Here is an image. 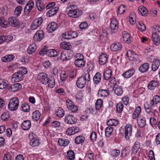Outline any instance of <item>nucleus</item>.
Masks as SVG:
<instances>
[{"instance_id":"f257e3e1","label":"nucleus","mask_w":160,"mask_h":160,"mask_svg":"<svg viewBox=\"0 0 160 160\" xmlns=\"http://www.w3.org/2000/svg\"><path fill=\"white\" fill-rule=\"evenodd\" d=\"M132 125L130 124H127L124 128L122 127L121 128L119 132L122 136H124L125 140L129 141L132 134Z\"/></svg>"},{"instance_id":"f03ea898","label":"nucleus","mask_w":160,"mask_h":160,"mask_svg":"<svg viewBox=\"0 0 160 160\" xmlns=\"http://www.w3.org/2000/svg\"><path fill=\"white\" fill-rule=\"evenodd\" d=\"M75 7H76V6L72 5L68 8L69 11L67 14L69 17L77 18L82 15V11L76 9L75 8Z\"/></svg>"},{"instance_id":"7ed1b4c3","label":"nucleus","mask_w":160,"mask_h":160,"mask_svg":"<svg viewBox=\"0 0 160 160\" xmlns=\"http://www.w3.org/2000/svg\"><path fill=\"white\" fill-rule=\"evenodd\" d=\"M19 100L16 97L11 98L10 99L8 107L9 110L11 111L16 110L18 107Z\"/></svg>"},{"instance_id":"20e7f679","label":"nucleus","mask_w":160,"mask_h":160,"mask_svg":"<svg viewBox=\"0 0 160 160\" xmlns=\"http://www.w3.org/2000/svg\"><path fill=\"white\" fill-rule=\"evenodd\" d=\"M29 137L30 140V144L31 146L36 147L40 144L39 140L35 134L33 133H30Z\"/></svg>"},{"instance_id":"39448f33","label":"nucleus","mask_w":160,"mask_h":160,"mask_svg":"<svg viewBox=\"0 0 160 160\" xmlns=\"http://www.w3.org/2000/svg\"><path fill=\"white\" fill-rule=\"evenodd\" d=\"M110 20V29L111 32L112 33H116L119 28L118 21L115 18H112Z\"/></svg>"},{"instance_id":"423d86ee","label":"nucleus","mask_w":160,"mask_h":160,"mask_svg":"<svg viewBox=\"0 0 160 160\" xmlns=\"http://www.w3.org/2000/svg\"><path fill=\"white\" fill-rule=\"evenodd\" d=\"M64 120L66 123L71 125L76 123L77 122L76 118L73 115L70 114L65 116Z\"/></svg>"},{"instance_id":"0eeeda50","label":"nucleus","mask_w":160,"mask_h":160,"mask_svg":"<svg viewBox=\"0 0 160 160\" xmlns=\"http://www.w3.org/2000/svg\"><path fill=\"white\" fill-rule=\"evenodd\" d=\"M66 105L68 109L72 112H76L78 110L77 106L74 105L70 99H68L66 100Z\"/></svg>"},{"instance_id":"6e6552de","label":"nucleus","mask_w":160,"mask_h":160,"mask_svg":"<svg viewBox=\"0 0 160 160\" xmlns=\"http://www.w3.org/2000/svg\"><path fill=\"white\" fill-rule=\"evenodd\" d=\"M144 108L146 112L148 113L151 114L152 116H155L158 113V112L155 109H152L154 107H151L149 105V103L147 102L144 105Z\"/></svg>"},{"instance_id":"1a4fd4ad","label":"nucleus","mask_w":160,"mask_h":160,"mask_svg":"<svg viewBox=\"0 0 160 160\" xmlns=\"http://www.w3.org/2000/svg\"><path fill=\"white\" fill-rule=\"evenodd\" d=\"M48 77V75L44 72H41L38 74L37 76L38 80L42 84L44 85L47 84Z\"/></svg>"},{"instance_id":"9d476101","label":"nucleus","mask_w":160,"mask_h":160,"mask_svg":"<svg viewBox=\"0 0 160 160\" xmlns=\"http://www.w3.org/2000/svg\"><path fill=\"white\" fill-rule=\"evenodd\" d=\"M43 21V19L41 17L35 19L31 25V29L33 30L36 29L42 24Z\"/></svg>"},{"instance_id":"9b49d317","label":"nucleus","mask_w":160,"mask_h":160,"mask_svg":"<svg viewBox=\"0 0 160 160\" xmlns=\"http://www.w3.org/2000/svg\"><path fill=\"white\" fill-rule=\"evenodd\" d=\"M78 35V34L76 32L70 31L68 32L63 34L62 37L63 38L67 39H70L76 37Z\"/></svg>"},{"instance_id":"f8f14e48","label":"nucleus","mask_w":160,"mask_h":160,"mask_svg":"<svg viewBox=\"0 0 160 160\" xmlns=\"http://www.w3.org/2000/svg\"><path fill=\"white\" fill-rule=\"evenodd\" d=\"M8 23L10 26L16 27L20 25L19 21L15 17H11L9 18L8 20Z\"/></svg>"},{"instance_id":"ddd939ff","label":"nucleus","mask_w":160,"mask_h":160,"mask_svg":"<svg viewBox=\"0 0 160 160\" xmlns=\"http://www.w3.org/2000/svg\"><path fill=\"white\" fill-rule=\"evenodd\" d=\"M23 75L20 71L15 72L12 77V80L15 82H18L22 80Z\"/></svg>"},{"instance_id":"4468645a","label":"nucleus","mask_w":160,"mask_h":160,"mask_svg":"<svg viewBox=\"0 0 160 160\" xmlns=\"http://www.w3.org/2000/svg\"><path fill=\"white\" fill-rule=\"evenodd\" d=\"M44 32L42 30H38L37 31L34 36L33 39L35 42L41 41L44 36Z\"/></svg>"},{"instance_id":"2eb2a0df","label":"nucleus","mask_w":160,"mask_h":160,"mask_svg":"<svg viewBox=\"0 0 160 160\" xmlns=\"http://www.w3.org/2000/svg\"><path fill=\"white\" fill-rule=\"evenodd\" d=\"M160 102V96L156 95L154 96L152 99L150 100L149 105L151 107H154Z\"/></svg>"},{"instance_id":"dca6fc26","label":"nucleus","mask_w":160,"mask_h":160,"mask_svg":"<svg viewBox=\"0 0 160 160\" xmlns=\"http://www.w3.org/2000/svg\"><path fill=\"white\" fill-rule=\"evenodd\" d=\"M87 83L88 82L81 76L77 80L76 83L78 88H82L85 86Z\"/></svg>"},{"instance_id":"f3484780","label":"nucleus","mask_w":160,"mask_h":160,"mask_svg":"<svg viewBox=\"0 0 160 160\" xmlns=\"http://www.w3.org/2000/svg\"><path fill=\"white\" fill-rule=\"evenodd\" d=\"M135 73V71L133 68H131L122 74V76L124 78H128L131 77Z\"/></svg>"},{"instance_id":"a211bd4d","label":"nucleus","mask_w":160,"mask_h":160,"mask_svg":"<svg viewBox=\"0 0 160 160\" xmlns=\"http://www.w3.org/2000/svg\"><path fill=\"white\" fill-rule=\"evenodd\" d=\"M34 6V2L32 1H29L24 8V12L25 14H29L31 10L33 8Z\"/></svg>"},{"instance_id":"6ab92c4d","label":"nucleus","mask_w":160,"mask_h":160,"mask_svg":"<svg viewBox=\"0 0 160 160\" xmlns=\"http://www.w3.org/2000/svg\"><path fill=\"white\" fill-rule=\"evenodd\" d=\"M122 37L124 42L127 43H131L132 38L129 33L126 31L122 32Z\"/></svg>"},{"instance_id":"aec40b11","label":"nucleus","mask_w":160,"mask_h":160,"mask_svg":"<svg viewBox=\"0 0 160 160\" xmlns=\"http://www.w3.org/2000/svg\"><path fill=\"white\" fill-rule=\"evenodd\" d=\"M71 56L68 51L64 50L61 53L60 58L62 61H67L70 59Z\"/></svg>"},{"instance_id":"412c9836","label":"nucleus","mask_w":160,"mask_h":160,"mask_svg":"<svg viewBox=\"0 0 160 160\" xmlns=\"http://www.w3.org/2000/svg\"><path fill=\"white\" fill-rule=\"evenodd\" d=\"M122 45L119 42H116L112 44L110 48L111 50L113 52H116L121 50Z\"/></svg>"},{"instance_id":"4be33fe9","label":"nucleus","mask_w":160,"mask_h":160,"mask_svg":"<svg viewBox=\"0 0 160 160\" xmlns=\"http://www.w3.org/2000/svg\"><path fill=\"white\" fill-rule=\"evenodd\" d=\"M84 72V74L81 77L88 82L91 80L90 73L91 72V70L88 67H87L86 70L85 69Z\"/></svg>"},{"instance_id":"5701e85b","label":"nucleus","mask_w":160,"mask_h":160,"mask_svg":"<svg viewBox=\"0 0 160 160\" xmlns=\"http://www.w3.org/2000/svg\"><path fill=\"white\" fill-rule=\"evenodd\" d=\"M160 65V60L155 59L152 62L151 67L152 71L153 72L156 71L159 68Z\"/></svg>"},{"instance_id":"b1692460","label":"nucleus","mask_w":160,"mask_h":160,"mask_svg":"<svg viewBox=\"0 0 160 160\" xmlns=\"http://www.w3.org/2000/svg\"><path fill=\"white\" fill-rule=\"evenodd\" d=\"M159 84V83L158 81L152 80L148 83V89L153 90L158 86Z\"/></svg>"},{"instance_id":"393cba45","label":"nucleus","mask_w":160,"mask_h":160,"mask_svg":"<svg viewBox=\"0 0 160 160\" xmlns=\"http://www.w3.org/2000/svg\"><path fill=\"white\" fill-rule=\"evenodd\" d=\"M97 94L99 97L101 98L106 97L109 95V92L107 89H99Z\"/></svg>"},{"instance_id":"a878e982","label":"nucleus","mask_w":160,"mask_h":160,"mask_svg":"<svg viewBox=\"0 0 160 160\" xmlns=\"http://www.w3.org/2000/svg\"><path fill=\"white\" fill-rule=\"evenodd\" d=\"M112 88L115 93L116 95L121 96L122 95L123 91L121 86L117 85Z\"/></svg>"},{"instance_id":"bb28decb","label":"nucleus","mask_w":160,"mask_h":160,"mask_svg":"<svg viewBox=\"0 0 160 160\" xmlns=\"http://www.w3.org/2000/svg\"><path fill=\"white\" fill-rule=\"evenodd\" d=\"M58 28L57 24L55 22H52L48 24L47 29L49 32H52L55 31Z\"/></svg>"},{"instance_id":"cd10ccee","label":"nucleus","mask_w":160,"mask_h":160,"mask_svg":"<svg viewBox=\"0 0 160 160\" xmlns=\"http://www.w3.org/2000/svg\"><path fill=\"white\" fill-rule=\"evenodd\" d=\"M152 40L154 44L158 45L160 43V38L158 34L156 32H153L152 34Z\"/></svg>"},{"instance_id":"c85d7f7f","label":"nucleus","mask_w":160,"mask_h":160,"mask_svg":"<svg viewBox=\"0 0 160 160\" xmlns=\"http://www.w3.org/2000/svg\"><path fill=\"white\" fill-rule=\"evenodd\" d=\"M108 56L106 54L102 53L101 54L99 58V63L102 65L106 64L108 61Z\"/></svg>"},{"instance_id":"c756f323","label":"nucleus","mask_w":160,"mask_h":160,"mask_svg":"<svg viewBox=\"0 0 160 160\" xmlns=\"http://www.w3.org/2000/svg\"><path fill=\"white\" fill-rule=\"evenodd\" d=\"M131 151L130 148L129 147H126L123 148L121 151V155L122 158L128 156L130 154Z\"/></svg>"},{"instance_id":"7c9ffc66","label":"nucleus","mask_w":160,"mask_h":160,"mask_svg":"<svg viewBox=\"0 0 160 160\" xmlns=\"http://www.w3.org/2000/svg\"><path fill=\"white\" fill-rule=\"evenodd\" d=\"M149 68V64L148 63L146 62L141 65L138 68L139 71L142 73H144L147 72Z\"/></svg>"},{"instance_id":"2f4dec72","label":"nucleus","mask_w":160,"mask_h":160,"mask_svg":"<svg viewBox=\"0 0 160 160\" xmlns=\"http://www.w3.org/2000/svg\"><path fill=\"white\" fill-rule=\"evenodd\" d=\"M108 33L105 30H102L100 32L99 37L100 39L102 42L106 41L107 38Z\"/></svg>"},{"instance_id":"473e14b6","label":"nucleus","mask_w":160,"mask_h":160,"mask_svg":"<svg viewBox=\"0 0 160 160\" xmlns=\"http://www.w3.org/2000/svg\"><path fill=\"white\" fill-rule=\"evenodd\" d=\"M137 122L138 126L140 128H143L146 124V120L144 117L142 118H139L137 119Z\"/></svg>"},{"instance_id":"72a5a7b5","label":"nucleus","mask_w":160,"mask_h":160,"mask_svg":"<svg viewBox=\"0 0 160 160\" xmlns=\"http://www.w3.org/2000/svg\"><path fill=\"white\" fill-rule=\"evenodd\" d=\"M101 77L100 73L99 72H97L93 78L94 83L96 84H99L101 81Z\"/></svg>"},{"instance_id":"f704fd0d","label":"nucleus","mask_w":160,"mask_h":160,"mask_svg":"<svg viewBox=\"0 0 160 160\" xmlns=\"http://www.w3.org/2000/svg\"><path fill=\"white\" fill-rule=\"evenodd\" d=\"M36 5L38 9L40 11L45 9L46 7L45 5L40 0H37L36 1Z\"/></svg>"},{"instance_id":"c9c22d12","label":"nucleus","mask_w":160,"mask_h":160,"mask_svg":"<svg viewBox=\"0 0 160 160\" xmlns=\"http://www.w3.org/2000/svg\"><path fill=\"white\" fill-rule=\"evenodd\" d=\"M31 127V122L30 121L27 120L24 121L22 123L21 127L24 130H28Z\"/></svg>"},{"instance_id":"e433bc0d","label":"nucleus","mask_w":160,"mask_h":160,"mask_svg":"<svg viewBox=\"0 0 160 160\" xmlns=\"http://www.w3.org/2000/svg\"><path fill=\"white\" fill-rule=\"evenodd\" d=\"M21 84L19 83H16L12 85L10 87V89L12 92H16L20 89L22 88Z\"/></svg>"},{"instance_id":"4c0bfd02","label":"nucleus","mask_w":160,"mask_h":160,"mask_svg":"<svg viewBox=\"0 0 160 160\" xmlns=\"http://www.w3.org/2000/svg\"><path fill=\"white\" fill-rule=\"evenodd\" d=\"M58 10V8L55 7L49 10L47 13V15L49 17H52L55 15Z\"/></svg>"},{"instance_id":"58836bf2","label":"nucleus","mask_w":160,"mask_h":160,"mask_svg":"<svg viewBox=\"0 0 160 160\" xmlns=\"http://www.w3.org/2000/svg\"><path fill=\"white\" fill-rule=\"evenodd\" d=\"M15 56L14 55H8L2 57L1 58V61L2 62H8L13 60Z\"/></svg>"},{"instance_id":"ea45409f","label":"nucleus","mask_w":160,"mask_h":160,"mask_svg":"<svg viewBox=\"0 0 160 160\" xmlns=\"http://www.w3.org/2000/svg\"><path fill=\"white\" fill-rule=\"evenodd\" d=\"M135 53L131 50L128 51L127 52V56L131 61L135 60L138 58V56H134Z\"/></svg>"},{"instance_id":"a19ab883","label":"nucleus","mask_w":160,"mask_h":160,"mask_svg":"<svg viewBox=\"0 0 160 160\" xmlns=\"http://www.w3.org/2000/svg\"><path fill=\"white\" fill-rule=\"evenodd\" d=\"M113 131L112 127L109 126L107 127L105 129V136L107 138H109L112 135Z\"/></svg>"},{"instance_id":"79ce46f5","label":"nucleus","mask_w":160,"mask_h":160,"mask_svg":"<svg viewBox=\"0 0 160 160\" xmlns=\"http://www.w3.org/2000/svg\"><path fill=\"white\" fill-rule=\"evenodd\" d=\"M119 123V121L117 119H110L107 122V125L109 126H117Z\"/></svg>"},{"instance_id":"37998d69","label":"nucleus","mask_w":160,"mask_h":160,"mask_svg":"<svg viewBox=\"0 0 160 160\" xmlns=\"http://www.w3.org/2000/svg\"><path fill=\"white\" fill-rule=\"evenodd\" d=\"M41 113L38 110H36L32 113V118L34 121H38L40 118Z\"/></svg>"},{"instance_id":"c03bdc74","label":"nucleus","mask_w":160,"mask_h":160,"mask_svg":"<svg viewBox=\"0 0 160 160\" xmlns=\"http://www.w3.org/2000/svg\"><path fill=\"white\" fill-rule=\"evenodd\" d=\"M138 12L140 14H141L142 16H145L147 15L148 11L145 7L142 6L138 8Z\"/></svg>"},{"instance_id":"a18cd8bd","label":"nucleus","mask_w":160,"mask_h":160,"mask_svg":"<svg viewBox=\"0 0 160 160\" xmlns=\"http://www.w3.org/2000/svg\"><path fill=\"white\" fill-rule=\"evenodd\" d=\"M112 75V71L110 69H108L104 73L103 77L104 79L106 80H109L112 77L111 76Z\"/></svg>"},{"instance_id":"49530a36","label":"nucleus","mask_w":160,"mask_h":160,"mask_svg":"<svg viewBox=\"0 0 160 160\" xmlns=\"http://www.w3.org/2000/svg\"><path fill=\"white\" fill-rule=\"evenodd\" d=\"M140 146V143L136 141L134 143V145L132 147V153L136 154L139 149Z\"/></svg>"},{"instance_id":"de8ad7c7","label":"nucleus","mask_w":160,"mask_h":160,"mask_svg":"<svg viewBox=\"0 0 160 160\" xmlns=\"http://www.w3.org/2000/svg\"><path fill=\"white\" fill-rule=\"evenodd\" d=\"M85 61L84 60H79L76 59L75 61V64L78 67H83L85 66Z\"/></svg>"},{"instance_id":"09e8293b","label":"nucleus","mask_w":160,"mask_h":160,"mask_svg":"<svg viewBox=\"0 0 160 160\" xmlns=\"http://www.w3.org/2000/svg\"><path fill=\"white\" fill-rule=\"evenodd\" d=\"M47 82V84L49 87L52 88L55 87V80L54 78L52 77L49 78H48Z\"/></svg>"},{"instance_id":"8fccbe9b","label":"nucleus","mask_w":160,"mask_h":160,"mask_svg":"<svg viewBox=\"0 0 160 160\" xmlns=\"http://www.w3.org/2000/svg\"><path fill=\"white\" fill-rule=\"evenodd\" d=\"M61 48L66 50H69L71 48V45L70 43L66 42H63L60 44Z\"/></svg>"},{"instance_id":"3c124183","label":"nucleus","mask_w":160,"mask_h":160,"mask_svg":"<svg viewBox=\"0 0 160 160\" xmlns=\"http://www.w3.org/2000/svg\"><path fill=\"white\" fill-rule=\"evenodd\" d=\"M57 53L55 50L53 49H47V55L51 57H54L57 55Z\"/></svg>"},{"instance_id":"603ef678","label":"nucleus","mask_w":160,"mask_h":160,"mask_svg":"<svg viewBox=\"0 0 160 160\" xmlns=\"http://www.w3.org/2000/svg\"><path fill=\"white\" fill-rule=\"evenodd\" d=\"M103 101L101 99H98L95 103V108L97 110H99L103 105Z\"/></svg>"},{"instance_id":"864d4df0","label":"nucleus","mask_w":160,"mask_h":160,"mask_svg":"<svg viewBox=\"0 0 160 160\" xmlns=\"http://www.w3.org/2000/svg\"><path fill=\"white\" fill-rule=\"evenodd\" d=\"M58 143L61 146L65 147L67 146L70 142L68 140H65V139L60 138L58 140Z\"/></svg>"},{"instance_id":"5fc2aeb1","label":"nucleus","mask_w":160,"mask_h":160,"mask_svg":"<svg viewBox=\"0 0 160 160\" xmlns=\"http://www.w3.org/2000/svg\"><path fill=\"white\" fill-rule=\"evenodd\" d=\"M85 139V137L83 136H78L75 138V142L77 144H80L84 142Z\"/></svg>"},{"instance_id":"6e6d98bb","label":"nucleus","mask_w":160,"mask_h":160,"mask_svg":"<svg viewBox=\"0 0 160 160\" xmlns=\"http://www.w3.org/2000/svg\"><path fill=\"white\" fill-rule=\"evenodd\" d=\"M36 47L34 45H30L27 49V52L29 54H32L36 51Z\"/></svg>"},{"instance_id":"4d7b16f0","label":"nucleus","mask_w":160,"mask_h":160,"mask_svg":"<svg viewBox=\"0 0 160 160\" xmlns=\"http://www.w3.org/2000/svg\"><path fill=\"white\" fill-rule=\"evenodd\" d=\"M21 110L23 111L26 112L29 111L30 107L29 105L27 103H22L21 105Z\"/></svg>"},{"instance_id":"13d9d810","label":"nucleus","mask_w":160,"mask_h":160,"mask_svg":"<svg viewBox=\"0 0 160 160\" xmlns=\"http://www.w3.org/2000/svg\"><path fill=\"white\" fill-rule=\"evenodd\" d=\"M124 105L123 103L121 102H119L117 103L116 105V111L118 113L122 112L123 110Z\"/></svg>"},{"instance_id":"bf43d9fd","label":"nucleus","mask_w":160,"mask_h":160,"mask_svg":"<svg viewBox=\"0 0 160 160\" xmlns=\"http://www.w3.org/2000/svg\"><path fill=\"white\" fill-rule=\"evenodd\" d=\"M56 113L57 115L59 118L62 117L65 114L64 111L60 108H58L56 110Z\"/></svg>"},{"instance_id":"052dcab7","label":"nucleus","mask_w":160,"mask_h":160,"mask_svg":"<svg viewBox=\"0 0 160 160\" xmlns=\"http://www.w3.org/2000/svg\"><path fill=\"white\" fill-rule=\"evenodd\" d=\"M22 10V7L21 6L17 7L14 11V15L16 17H18L21 13Z\"/></svg>"},{"instance_id":"680f3d73","label":"nucleus","mask_w":160,"mask_h":160,"mask_svg":"<svg viewBox=\"0 0 160 160\" xmlns=\"http://www.w3.org/2000/svg\"><path fill=\"white\" fill-rule=\"evenodd\" d=\"M67 154L68 159L69 160H74L75 155L74 152L72 150H69L67 152Z\"/></svg>"},{"instance_id":"e2e57ef3","label":"nucleus","mask_w":160,"mask_h":160,"mask_svg":"<svg viewBox=\"0 0 160 160\" xmlns=\"http://www.w3.org/2000/svg\"><path fill=\"white\" fill-rule=\"evenodd\" d=\"M8 21L7 22L3 18H0V26L3 28H6L8 26Z\"/></svg>"},{"instance_id":"0e129e2a","label":"nucleus","mask_w":160,"mask_h":160,"mask_svg":"<svg viewBox=\"0 0 160 160\" xmlns=\"http://www.w3.org/2000/svg\"><path fill=\"white\" fill-rule=\"evenodd\" d=\"M109 84L112 88L117 85L116 78L113 77H112L109 79Z\"/></svg>"},{"instance_id":"69168bd1","label":"nucleus","mask_w":160,"mask_h":160,"mask_svg":"<svg viewBox=\"0 0 160 160\" xmlns=\"http://www.w3.org/2000/svg\"><path fill=\"white\" fill-rule=\"evenodd\" d=\"M8 85L7 81L4 79H0V89L5 88Z\"/></svg>"},{"instance_id":"338daca9","label":"nucleus","mask_w":160,"mask_h":160,"mask_svg":"<svg viewBox=\"0 0 160 160\" xmlns=\"http://www.w3.org/2000/svg\"><path fill=\"white\" fill-rule=\"evenodd\" d=\"M68 76V72L62 71L60 74V77L61 81H64L66 80Z\"/></svg>"},{"instance_id":"774afa93","label":"nucleus","mask_w":160,"mask_h":160,"mask_svg":"<svg viewBox=\"0 0 160 160\" xmlns=\"http://www.w3.org/2000/svg\"><path fill=\"white\" fill-rule=\"evenodd\" d=\"M9 117V114L8 112H6L3 113L1 116V119L4 121L7 120Z\"/></svg>"}]
</instances>
